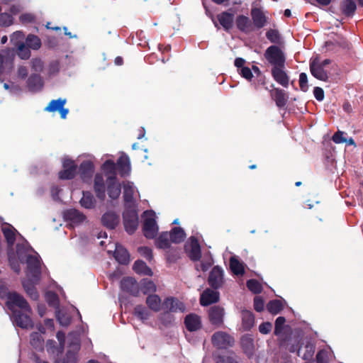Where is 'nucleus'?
<instances>
[{"label": "nucleus", "mask_w": 363, "mask_h": 363, "mask_svg": "<svg viewBox=\"0 0 363 363\" xmlns=\"http://www.w3.org/2000/svg\"><path fill=\"white\" fill-rule=\"evenodd\" d=\"M186 238V233L181 227H174L169 232L160 233V248L169 247L170 242L179 244L182 242Z\"/></svg>", "instance_id": "1"}, {"label": "nucleus", "mask_w": 363, "mask_h": 363, "mask_svg": "<svg viewBox=\"0 0 363 363\" xmlns=\"http://www.w3.org/2000/svg\"><path fill=\"white\" fill-rule=\"evenodd\" d=\"M264 56L272 67H285L286 57L279 46H269L265 50Z\"/></svg>", "instance_id": "2"}, {"label": "nucleus", "mask_w": 363, "mask_h": 363, "mask_svg": "<svg viewBox=\"0 0 363 363\" xmlns=\"http://www.w3.org/2000/svg\"><path fill=\"white\" fill-rule=\"evenodd\" d=\"M143 231L145 238H154L157 234V226L155 213L152 211H145L143 213Z\"/></svg>", "instance_id": "3"}, {"label": "nucleus", "mask_w": 363, "mask_h": 363, "mask_svg": "<svg viewBox=\"0 0 363 363\" xmlns=\"http://www.w3.org/2000/svg\"><path fill=\"white\" fill-rule=\"evenodd\" d=\"M26 262L27 264V276L33 283L38 284L41 276L40 259L37 256L28 255Z\"/></svg>", "instance_id": "4"}, {"label": "nucleus", "mask_w": 363, "mask_h": 363, "mask_svg": "<svg viewBox=\"0 0 363 363\" xmlns=\"http://www.w3.org/2000/svg\"><path fill=\"white\" fill-rule=\"evenodd\" d=\"M6 305L9 309L13 310V306L18 307L26 313H31V308L28 301L23 296L17 292H9L7 295Z\"/></svg>", "instance_id": "5"}, {"label": "nucleus", "mask_w": 363, "mask_h": 363, "mask_svg": "<svg viewBox=\"0 0 363 363\" xmlns=\"http://www.w3.org/2000/svg\"><path fill=\"white\" fill-rule=\"evenodd\" d=\"M186 311L185 304L177 298L169 296L160 303V311L174 313H184Z\"/></svg>", "instance_id": "6"}, {"label": "nucleus", "mask_w": 363, "mask_h": 363, "mask_svg": "<svg viewBox=\"0 0 363 363\" xmlns=\"http://www.w3.org/2000/svg\"><path fill=\"white\" fill-rule=\"evenodd\" d=\"M213 346L218 349H226L234 345V338L225 332L218 331L215 333L211 337Z\"/></svg>", "instance_id": "7"}, {"label": "nucleus", "mask_w": 363, "mask_h": 363, "mask_svg": "<svg viewBox=\"0 0 363 363\" xmlns=\"http://www.w3.org/2000/svg\"><path fill=\"white\" fill-rule=\"evenodd\" d=\"M123 225L126 232L131 235L137 230L139 219L138 215L135 210H127L123 214Z\"/></svg>", "instance_id": "8"}, {"label": "nucleus", "mask_w": 363, "mask_h": 363, "mask_svg": "<svg viewBox=\"0 0 363 363\" xmlns=\"http://www.w3.org/2000/svg\"><path fill=\"white\" fill-rule=\"evenodd\" d=\"M224 272L219 266H214L209 273L208 284L215 290L221 288L224 284Z\"/></svg>", "instance_id": "9"}, {"label": "nucleus", "mask_w": 363, "mask_h": 363, "mask_svg": "<svg viewBox=\"0 0 363 363\" xmlns=\"http://www.w3.org/2000/svg\"><path fill=\"white\" fill-rule=\"evenodd\" d=\"M63 169L58 173L59 179L62 180H70L74 178L77 173L78 167L74 161L71 159H65L62 162Z\"/></svg>", "instance_id": "10"}, {"label": "nucleus", "mask_w": 363, "mask_h": 363, "mask_svg": "<svg viewBox=\"0 0 363 363\" xmlns=\"http://www.w3.org/2000/svg\"><path fill=\"white\" fill-rule=\"evenodd\" d=\"M225 310L220 306H211L208 310V317L211 325L220 327L223 324Z\"/></svg>", "instance_id": "11"}, {"label": "nucleus", "mask_w": 363, "mask_h": 363, "mask_svg": "<svg viewBox=\"0 0 363 363\" xmlns=\"http://www.w3.org/2000/svg\"><path fill=\"white\" fill-rule=\"evenodd\" d=\"M121 289L133 296H138L140 285L137 281L130 277H124L121 281Z\"/></svg>", "instance_id": "12"}, {"label": "nucleus", "mask_w": 363, "mask_h": 363, "mask_svg": "<svg viewBox=\"0 0 363 363\" xmlns=\"http://www.w3.org/2000/svg\"><path fill=\"white\" fill-rule=\"evenodd\" d=\"M30 313H23L20 310L13 311V321L17 326L21 328H32L33 323L29 315Z\"/></svg>", "instance_id": "13"}, {"label": "nucleus", "mask_w": 363, "mask_h": 363, "mask_svg": "<svg viewBox=\"0 0 363 363\" xmlns=\"http://www.w3.org/2000/svg\"><path fill=\"white\" fill-rule=\"evenodd\" d=\"M300 340L298 337H286L280 341V347L284 348L290 352H297L298 356H301V348L299 345Z\"/></svg>", "instance_id": "14"}, {"label": "nucleus", "mask_w": 363, "mask_h": 363, "mask_svg": "<svg viewBox=\"0 0 363 363\" xmlns=\"http://www.w3.org/2000/svg\"><path fill=\"white\" fill-rule=\"evenodd\" d=\"M184 323L186 330L189 332H196L201 329V318L199 315L191 313L184 318Z\"/></svg>", "instance_id": "15"}, {"label": "nucleus", "mask_w": 363, "mask_h": 363, "mask_svg": "<svg viewBox=\"0 0 363 363\" xmlns=\"http://www.w3.org/2000/svg\"><path fill=\"white\" fill-rule=\"evenodd\" d=\"M220 294L217 290L206 289L201 294L200 304L203 306H208L219 301Z\"/></svg>", "instance_id": "16"}, {"label": "nucleus", "mask_w": 363, "mask_h": 363, "mask_svg": "<svg viewBox=\"0 0 363 363\" xmlns=\"http://www.w3.org/2000/svg\"><path fill=\"white\" fill-rule=\"evenodd\" d=\"M116 164V169L121 177H124L130 174L131 169L130 161L126 154L123 153L117 160Z\"/></svg>", "instance_id": "17"}, {"label": "nucleus", "mask_w": 363, "mask_h": 363, "mask_svg": "<svg viewBox=\"0 0 363 363\" xmlns=\"http://www.w3.org/2000/svg\"><path fill=\"white\" fill-rule=\"evenodd\" d=\"M310 70L311 74L317 79L327 82L328 80V72L318 64V58L315 57L310 62Z\"/></svg>", "instance_id": "18"}, {"label": "nucleus", "mask_w": 363, "mask_h": 363, "mask_svg": "<svg viewBox=\"0 0 363 363\" xmlns=\"http://www.w3.org/2000/svg\"><path fill=\"white\" fill-rule=\"evenodd\" d=\"M284 69L285 67H272L271 74L275 82L287 88L289 84V77Z\"/></svg>", "instance_id": "19"}, {"label": "nucleus", "mask_w": 363, "mask_h": 363, "mask_svg": "<svg viewBox=\"0 0 363 363\" xmlns=\"http://www.w3.org/2000/svg\"><path fill=\"white\" fill-rule=\"evenodd\" d=\"M186 250H187L186 249ZM188 257L193 262L199 261L201 257V250L198 239L191 236L190 238V250L186 251Z\"/></svg>", "instance_id": "20"}, {"label": "nucleus", "mask_w": 363, "mask_h": 363, "mask_svg": "<svg viewBox=\"0 0 363 363\" xmlns=\"http://www.w3.org/2000/svg\"><path fill=\"white\" fill-rule=\"evenodd\" d=\"M94 190L96 197L100 201H104L106 199V184L103 176L101 174H96L94 180Z\"/></svg>", "instance_id": "21"}, {"label": "nucleus", "mask_w": 363, "mask_h": 363, "mask_svg": "<svg viewBox=\"0 0 363 363\" xmlns=\"http://www.w3.org/2000/svg\"><path fill=\"white\" fill-rule=\"evenodd\" d=\"M250 14L255 28H262L267 23V17L260 9L252 8Z\"/></svg>", "instance_id": "22"}, {"label": "nucleus", "mask_w": 363, "mask_h": 363, "mask_svg": "<svg viewBox=\"0 0 363 363\" xmlns=\"http://www.w3.org/2000/svg\"><path fill=\"white\" fill-rule=\"evenodd\" d=\"M94 171V166L89 160L83 161L79 167V174L84 182L90 179Z\"/></svg>", "instance_id": "23"}, {"label": "nucleus", "mask_w": 363, "mask_h": 363, "mask_svg": "<svg viewBox=\"0 0 363 363\" xmlns=\"http://www.w3.org/2000/svg\"><path fill=\"white\" fill-rule=\"evenodd\" d=\"M272 99L275 101L277 107L282 108L287 104L288 96L284 90L279 88H274L270 91Z\"/></svg>", "instance_id": "24"}, {"label": "nucleus", "mask_w": 363, "mask_h": 363, "mask_svg": "<svg viewBox=\"0 0 363 363\" xmlns=\"http://www.w3.org/2000/svg\"><path fill=\"white\" fill-rule=\"evenodd\" d=\"M217 19L225 31H229L233 26L234 14L228 11H223L217 15Z\"/></svg>", "instance_id": "25"}, {"label": "nucleus", "mask_w": 363, "mask_h": 363, "mask_svg": "<svg viewBox=\"0 0 363 363\" xmlns=\"http://www.w3.org/2000/svg\"><path fill=\"white\" fill-rule=\"evenodd\" d=\"M119 223V216L113 211H107L101 217V223L108 229H114Z\"/></svg>", "instance_id": "26"}, {"label": "nucleus", "mask_w": 363, "mask_h": 363, "mask_svg": "<svg viewBox=\"0 0 363 363\" xmlns=\"http://www.w3.org/2000/svg\"><path fill=\"white\" fill-rule=\"evenodd\" d=\"M237 28L244 33H249L252 30V23L249 17L244 15H238L235 19Z\"/></svg>", "instance_id": "27"}, {"label": "nucleus", "mask_w": 363, "mask_h": 363, "mask_svg": "<svg viewBox=\"0 0 363 363\" xmlns=\"http://www.w3.org/2000/svg\"><path fill=\"white\" fill-rule=\"evenodd\" d=\"M27 86L30 91L37 92L42 89L43 81L38 74H32L27 80Z\"/></svg>", "instance_id": "28"}, {"label": "nucleus", "mask_w": 363, "mask_h": 363, "mask_svg": "<svg viewBox=\"0 0 363 363\" xmlns=\"http://www.w3.org/2000/svg\"><path fill=\"white\" fill-rule=\"evenodd\" d=\"M107 194L111 199H117L121 192V184L117 182V179H106Z\"/></svg>", "instance_id": "29"}, {"label": "nucleus", "mask_w": 363, "mask_h": 363, "mask_svg": "<svg viewBox=\"0 0 363 363\" xmlns=\"http://www.w3.org/2000/svg\"><path fill=\"white\" fill-rule=\"evenodd\" d=\"M1 230L8 247H12L16 242V234L18 233V232L10 224L3 226Z\"/></svg>", "instance_id": "30"}, {"label": "nucleus", "mask_w": 363, "mask_h": 363, "mask_svg": "<svg viewBox=\"0 0 363 363\" xmlns=\"http://www.w3.org/2000/svg\"><path fill=\"white\" fill-rule=\"evenodd\" d=\"M114 257L122 264H127L130 260V255L128 250L121 245H116L114 252Z\"/></svg>", "instance_id": "31"}, {"label": "nucleus", "mask_w": 363, "mask_h": 363, "mask_svg": "<svg viewBox=\"0 0 363 363\" xmlns=\"http://www.w3.org/2000/svg\"><path fill=\"white\" fill-rule=\"evenodd\" d=\"M65 217L67 220L74 223H82L86 219V216L82 213L74 208L66 211L65 213Z\"/></svg>", "instance_id": "32"}, {"label": "nucleus", "mask_w": 363, "mask_h": 363, "mask_svg": "<svg viewBox=\"0 0 363 363\" xmlns=\"http://www.w3.org/2000/svg\"><path fill=\"white\" fill-rule=\"evenodd\" d=\"M102 169L107 176L106 179H116L117 169L116 163L111 160H107L102 164Z\"/></svg>", "instance_id": "33"}, {"label": "nucleus", "mask_w": 363, "mask_h": 363, "mask_svg": "<svg viewBox=\"0 0 363 363\" xmlns=\"http://www.w3.org/2000/svg\"><path fill=\"white\" fill-rule=\"evenodd\" d=\"M164 249H167L165 257L167 263H175L178 259H180L181 250L179 247H172L169 245V247H165Z\"/></svg>", "instance_id": "34"}, {"label": "nucleus", "mask_w": 363, "mask_h": 363, "mask_svg": "<svg viewBox=\"0 0 363 363\" xmlns=\"http://www.w3.org/2000/svg\"><path fill=\"white\" fill-rule=\"evenodd\" d=\"M133 269L136 274L140 275L152 276L153 274L152 269L144 261L140 259H138L135 262Z\"/></svg>", "instance_id": "35"}, {"label": "nucleus", "mask_w": 363, "mask_h": 363, "mask_svg": "<svg viewBox=\"0 0 363 363\" xmlns=\"http://www.w3.org/2000/svg\"><path fill=\"white\" fill-rule=\"evenodd\" d=\"M340 9L345 16L350 17L354 14L357 5L353 0H343L341 3Z\"/></svg>", "instance_id": "36"}, {"label": "nucleus", "mask_w": 363, "mask_h": 363, "mask_svg": "<svg viewBox=\"0 0 363 363\" xmlns=\"http://www.w3.org/2000/svg\"><path fill=\"white\" fill-rule=\"evenodd\" d=\"M80 205L87 209L94 208L96 205V200L90 191H83L82 197L79 201Z\"/></svg>", "instance_id": "37"}, {"label": "nucleus", "mask_w": 363, "mask_h": 363, "mask_svg": "<svg viewBox=\"0 0 363 363\" xmlns=\"http://www.w3.org/2000/svg\"><path fill=\"white\" fill-rule=\"evenodd\" d=\"M139 285L140 291L145 295H152L151 294L155 292L157 290L155 284L148 279H143Z\"/></svg>", "instance_id": "38"}, {"label": "nucleus", "mask_w": 363, "mask_h": 363, "mask_svg": "<svg viewBox=\"0 0 363 363\" xmlns=\"http://www.w3.org/2000/svg\"><path fill=\"white\" fill-rule=\"evenodd\" d=\"M255 316L250 311H242V324L245 330H250L254 325Z\"/></svg>", "instance_id": "39"}, {"label": "nucleus", "mask_w": 363, "mask_h": 363, "mask_svg": "<svg viewBox=\"0 0 363 363\" xmlns=\"http://www.w3.org/2000/svg\"><path fill=\"white\" fill-rule=\"evenodd\" d=\"M241 345L244 352L248 357L254 354V341L250 337L245 336L241 338Z\"/></svg>", "instance_id": "40"}, {"label": "nucleus", "mask_w": 363, "mask_h": 363, "mask_svg": "<svg viewBox=\"0 0 363 363\" xmlns=\"http://www.w3.org/2000/svg\"><path fill=\"white\" fill-rule=\"evenodd\" d=\"M230 268L232 272L237 276H242L245 274L243 263L240 262L235 257H232L230 259Z\"/></svg>", "instance_id": "41"}, {"label": "nucleus", "mask_w": 363, "mask_h": 363, "mask_svg": "<svg viewBox=\"0 0 363 363\" xmlns=\"http://www.w3.org/2000/svg\"><path fill=\"white\" fill-rule=\"evenodd\" d=\"M30 250H33L32 247L28 245V242L26 241L25 243H18L16 245V254L18 257V259L23 262L24 260L27 259V253Z\"/></svg>", "instance_id": "42"}, {"label": "nucleus", "mask_w": 363, "mask_h": 363, "mask_svg": "<svg viewBox=\"0 0 363 363\" xmlns=\"http://www.w3.org/2000/svg\"><path fill=\"white\" fill-rule=\"evenodd\" d=\"M134 187L133 184L128 182L123 184V199L125 203H132L133 201Z\"/></svg>", "instance_id": "43"}, {"label": "nucleus", "mask_w": 363, "mask_h": 363, "mask_svg": "<svg viewBox=\"0 0 363 363\" xmlns=\"http://www.w3.org/2000/svg\"><path fill=\"white\" fill-rule=\"evenodd\" d=\"M283 308L282 302L278 299L272 300L267 304V311L273 315L278 314Z\"/></svg>", "instance_id": "44"}, {"label": "nucleus", "mask_w": 363, "mask_h": 363, "mask_svg": "<svg viewBox=\"0 0 363 363\" xmlns=\"http://www.w3.org/2000/svg\"><path fill=\"white\" fill-rule=\"evenodd\" d=\"M65 104L66 99H58L56 100H52L45 107V111L48 112L59 111L61 108L64 107Z\"/></svg>", "instance_id": "45"}, {"label": "nucleus", "mask_w": 363, "mask_h": 363, "mask_svg": "<svg viewBox=\"0 0 363 363\" xmlns=\"http://www.w3.org/2000/svg\"><path fill=\"white\" fill-rule=\"evenodd\" d=\"M26 43L29 48L35 50H38L41 46L40 39L37 35L33 34H29L27 36Z\"/></svg>", "instance_id": "46"}, {"label": "nucleus", "mask_w": 363, "mask_h": 363, "mask_svg": "<svg viewBox=\"0 0 363 363\" xmlns=\"http://www.w3.org/2000/svg\"><path fill=\"white\" fill-rule=\"evenodd\" d=\"M135 315L142 320H146L149 318L150 312L142 305H138L134 308Z\"/></svg>", "instance_id": "47"}, {"label": "nucleus", "mask_w": 363, "mask_h": 363, "mask_svg": "<svg viewBox=\"0 0 363 363\" xmlns=\"http://www.w3.org/2000/svg\"><path fill=\"white\" fill-rule=\"evenodd\" d=\"M315 345L312 342L307 341L304 347V352L303 354H301L300 357L305 360L311 359L315 353Z\"/></svg>", "instance_id": "48"}, {"label": "nucleus", "mask_w": 363, "mask_h": 363, "mask_svg": "<svg viewBox=\"0 0 363 363\" xmlns=\"http://www.w3.org/2000/svg\"><path fill=\"white\" fill-rule=\"evenodd\" d=\"M46 301L50 306L58 308L60 306V301L58 296L53 291H48L45 294Z\"/></svg>", "instance_id": "49"}, {"label": "nucleus", "mask_w": 363, "mask_h": 363, "mask_svg": "<svg viewBox=\"0 0 363 363\" xmlns=\"http://www.w3.org/2000/svg\"><path fill=\"white\" fill-rule=\"evenodd\" d=\"M246 286L255 294H260L262 291V286L257 279H252L247 281Z\"/></svg>", "instance_id": "50"}, {"label": "nucleus", "mask_w": 363, "mask_h": 363, "mask_svg": "<svg viewBox=\"0 0 363 363\" xmlns=\"http://www.w3.org/2000/svg\"><path fill=\"white\" fill-rule=\"evenodd\" d=\"M146 303L152 311H159V296L157 295H149L147 297Z\"/></svg>", "instance_id": "51"}, {"label": "nucleus", "mask_w": 363, "mask_h": 363, "mask_svg": "<svg viewBox=\"0 0 363 363\" xmlns=\"http://www.w3.org/2000/svg\"><path fill=\"white\" fill-rule=\"evenodd\" d=\"M56 318L62 326H68L71 323V317L69 314L60 310L56 311Z\"/></svg>", "instance_id": "52"}, {"label": "nucleus", "mask_w": 363, "mask_h": 363, "mask_svg": "<svg viewBox=\"0 0 363 363\" xmlns=\"http://www.w3.org/2000/svg\"><path fill=\"white\" fill-rule=\"evenodd\" d=\"M17 55L22 60H28L30 57V48L21 43L18 46Z\"/></svg>", "instance_id": "53"}, {"label": "nucleus", "mask_w": 363, "mask_h": 363, "mask_svg": "<svg viewBox=\"0 0 363 363\" xmlns=\"http://www.w3.org/2000/svg\"><path fill=\"white\" fill-rule=\"evenodd\" d=\"M175 318L173 313L169 312L162 311L160 313V323L165 326H169L173 324L174 322Z\"/></svg>", "instance_id": "54"}, {"label": "nucleus", "mask_w": 363, "mask_h": 363, "mask_svg": "<svg viewBox=\"0 0 363 363\" xmlns=\"http://www.w3.org/2000/svg\"><path fill=\"white\" fill-rule=\"evenodd\" d=\"M79 350V345L76 346V350H67L64 358V363H77V350Z\"/></svg>", "instance_id": "55"}, {"label": "nucleus", "mask_w": 363, "mask_h": 363, "mask_svg": "<svg viewBox=\"0 0 363 363\" xmlns=\"http://www.w3.org/2000/svg\"><path fill=\"white\" fill-rule=\"evenodd\" d=\"M35 283L33 282L32 284H24L23 287L30 298L33 300H37L39 298V294L36 288L33 285Z\"/></svg>", "instance_id": "56"}, {"label": "nucleus", "mask_w": 363, "mask_h": 363, "mask_svg": "<svg viewBox=\"0 0 363 363\" xmlns=\"http://www.w3.org/2000/svg\"><path fill=\"white\" fill-rule=\"evenodd\" d=\"M267 38L272 43H278L280 41V34L276 29H269L266 33Z\"/></svg>", "instance_id": "57"}, {"label": "nucleus", "mask_w": 363, "mask_h": 363, "mask_svg": "<svg viewBox=\"0 0 363 363\" xmlns=\"http://www.w3.org/2000/svg\"><path fill=\"white\" fill-rule=\"evenodd\" d=\"M13 18L8 13H0V26L8 27L13 23Z\"/></svg>", "instance_id": "58"}, {"label": "nucleus", "mask_w": 363, "mask_h": 363, "mask_svg": "<svg viewBox=\"0 0 363 363\" xmlns=\"http://www.w3.org/2000/svg\"><path fill=\"white\" fill-rule=\"evenodd\" d=\"M285 322L286 319L283 316H279L276 319L275 328L274 331L275 335L278 336L281 333Z\"/></svg>", "instance_id": "59"}, {"label": "nucleus", "mask_w": 363, "mask_h": 363, "mask_svg": "<svg viewBox=\"0 0 363 363\" xmlns=\"http://www.w3.org/2000/svg\"><path fill=\"white\" fill-rule=\"evenodd\" d=\"M32 69L37 72H41L44 67V63L40 58H33L31 60Z\"/></svg>", "instance_id": "60"}, {"label": "nucleus", "mask_w": 363, "mask_h": 363, "mask_svg": "<svg viewBox=\"0 0 363 363\" xmlns=\"http://www.w3.org/2000/svg\"><path fill=\"white\" fill-rule=\"evenodd\" d=\"M43 339L39 333L34 332L30 335V344L34 347H38L42 345Z\"/></svg>", "instance_id": "61"}, {"label": "nucleus", "mask_w": 363, "mask_h": 363, "mask_svg": "<svg viewBox=\"0 0 363 363\" xmlns=\"http://www.w3.org/2000/svg\"><path fill=\"white\" fill-rule=\"evenodd\" d=\"M299 86L301 91L305 92L308 91V77L307 74L304 72L301 73L299 75Z\"/></svg>", "instance_id": "62"}, {"label": "nucleus", "mask_w": 363, "mask_h": 363, "mask_svg": "<svg viewBox=\"0 0 363 363\" xmlns=\"http://www.w3.org/2000/svg\"><path fill=\"white\" fill-rule=\"evenodd\" d=\"M138 252L142 256L145 257L148 261H150L153 256L152 250L147 247H140L138 248Z\"/></svg>", "instance_id": "63"}, {"label": "nucleus", "mask_w": 363, "mask_h": 363, "mask_svg": "<svg viewBox=\"0 0 363 363\" xmlns=\"http://www.w3.org/2000/svg\"><path fill=\"white\" fill-rule=\"evenodd\" d=\"M264 300L260 296H255L254 298V308L257 312H262L264 310Z\"/></svg>", "instance_id": "64"}]
</instances>
